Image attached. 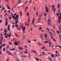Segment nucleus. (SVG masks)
<instances>
[{"mask_svg": "<svg viewBox=\"0 0 61 61\" xmlns=\"http://www.w3.org/2000/svg\"><path fill=\"white\" fill-rule=\"evenodd\" d=\"M48 25L50 26V25H51L52 24H51V19H49L48 20Z\"/></svg>", "mask_w": 61, "mask_h": 61, "instance_id": "nucleus-1", "label": "nucleus"}, {"mask_svg": "<svg viewBox=\"0 0 61 61\" xmlns=\"http://www.w3.org/2000/svg\"><path fill=\"white\" fill-rule=\"evenodd\" d=\"M12 17L13 18H15V19L16 21H18V15H16V17H15L14 16H13Z\"/></svg>", "mask_w": 61, "mask_h": 61, "instance_id": "nucleus-2", "label": "nucleus"}, {"mask_svg": "<svg viewBox=\"0 0 61 61\" xmlns=\"http://www.w3.org/2000/svg\"><path fill=\"white\" fill-rule=\"evenodd\" d=\"M25 26H24V27L22 28V32L23 33V35H24L25 33Z\"/></svg>", "mask_w": 61, "mask_h": 61, "instance_id": "nucleus-3", "label": "nucleus"}, {"mask_svg": "<svg viewBox=\"0 0 61 61\" xmlns=\"http://www.w3.org/2000/svg\"><path fill=\"white\" fill-rule=\"evenodd\" d=\"M40 36L41 39H42V40H43V39H44V36L43 35L41 34H40Z\"/></svg>", "mask_w": 61, "mask_h": 61, "instance_id": "nucleus-4", "label": "nucleus"}, {"mask_svg": "<svg viewBox=\"0 0 61 61\" xmlns=\"http://www.w3.org/2000/svg\"><path fill=\"white\" fill-rule=\"evenodd\" d=\"M42 14L39 15L38 17V21L39 20H41V18H42Z\"/></svg>", "mask_w": 61, "mask_h": 61, "instance_id": "nucleus-5", "label": "nucleus"}, {"mask_svg": "<svg viewBox=\"0 0 61 61\" xmlns=\"http://www.w3.org/2000/svg\"><path fill=\"white\" fill-rule=\"evenodd\" d=\"M28 9V7H27L26 6L25 7V12H26L27 11V10Z\"/></svg>", "mask_w": 61, "mask_h": 61, "instance_id": "nucleus-6", "label": "nucleus"}, {"mask_svg": "<svg viewBox=\"0 0 61 61\" xmlns=\"http://www.w3.org/2000/svg\"><path fill=\"white\" fill-rule=\"evenodd\" d=\"M31 51L33 53H35L36 54H37V52H36V51L32 50H31Z\"/></svg>", "mask_w": 61, "mask_h": 61, "instance_id": "nucleus-7", "label": "nucleus"}, {"mask_svg": "<svg viewBox=\"0 0 61 61\" xmlns=\"http://www.w3.org/2000/svg\"><path fill=\"white\" fill-rule=\"evenodd\" d=\"M19 44V43L17 42V41L15 42L14 45H15V46H17V45H18Z\"/></svg>", "mask_w": 61, "mask_h": 61, "instance_id": "nucleus-8", "label": "nucleus"}, {"mask_svg": "<svg viewBox=\"0 0 61 61\" xmlns=\"http://www.w3.org/2000/svg\"><path fill=\"white\" fill-rule=\"evenodd\" d=\"M9 27H10V25H9L7 26V28L9 31H10V29H9Z\"/></svg>", "mask_w": 61, "mask_h": 61, "instance_id": "nucleus-9", "label": "nucleus"}, {"mask_svg": "<svg viewBox=\"0 0 61 61\" xmlns=\"http://www.w3.org/2000/svg\"><path fill=\"white\" fill-rule=\"evenodd\" d=\"M51 43H52L51 42H49V47H51Z\"/></svg>", "mask_w": 61, "mask_h": 61, "instance_id": "nucleus-10", "label": "nucleus"}, {"mask_svg": "<svg viewBox=\"0 0 61 61\" xmlns=\"http://www.w3.org/2000/svg\"><path fill=\"white\" fill-rule=\"evenodd\" d=\"M35 23V18H34L32 20V24H34Z\"/></svg>", "mask_w": 61, "mask_h": 61, "instance_id": "nucleus-11", "label": "nucleus"}, {"mask_svg": "<svg viewBox=\"0 0 61 61\" xmlns=\"http://www.w3.org/2000/svg\"><path fill=\"white\" fill-rule=\"evenodd\" d=\"M27 49H26V52H25V51H24V53H25V54H28V53L27 52Z\"/></svg>", "mask_w": 61, "mask_h": 61, "instance_id": "nucleus-12", "label": "nucleus"}, {"mask_svg": "<svg viewBox=\"0 0 61 61\" xmlns=\"http://www.w3.org/2000/svg\"><path fill=\"white\" fill-rule=\"evenodd\" d=\"M48 58L49 60L51 61H52V60H51L52 59V58H51V57H50V56H49L48 57Z\"/></svg>", "mask_w": 61, "mask_h": 61, "instance_id": "nucleus-13", "label": "nucleus"}, {"mask_svg": "<svg viewBox=\"0 0 61 61\" xmlns=\"http://www.w3.org/2000/svg\"><path fill=\"white\" fill-rule=\"evenodd\" d=\"M44 36H45V38L46 39H47V36L46 35V33H45L44 34Z\"/></svg>", "mask_w": 61, "mask_h": 61, "instance_id": "nucleus-14", "label": "nucleus"}, {"mask_svg": "<svg viewBox=\"0 0 61 61\" xmlns=\"http://www.w3.org/2000/svg\"><path fill=\"white\" fill-rule=\"evenodd\" d=\"M61 21V19H60L59 20H58V22H59V24H60V21Z\"/></svg>", "mask_w": 61, "mask_h": 61, "instance_id": "nucleus-15", "label": "nucleus"}, {"mask_svg": "<svg viewBox=\"0 0 61 61\" xmlns=\"http://www.w3.org/2000/svg\"><path fill=\"white\" fill-rule=\"evenodd\" d=\"M19 1L18 3L17 4V5H18V4H19L21 2V0H18Z\"/></svg>", "mask_w": 61, "mask_h": 61, "instance_id": "nucleus-16", "label": "nucleus"}, {"mask_svg": "<svg viewBox=\"0 0 61 61\" xmlns=\"http://www.w3.org/2000/svg\"><path fill=\"white\" fill-rule=\"evenodd\" d=\"M7 52L8 53L9 55H11V53H10L9 51L8 50L7 51Z\"/></svg>", "mask_w": 61, "mask_h": 61, "instance_id": "nucleus-17", "label": "nucleus"}, {"mask_svg": "<svg viewBox=\"0 0 61 61\" xmlns=\"http://www.w3.org/2000/svg\"><path fill=\"white\" fill-rule=\"evenodd\" d=\"M45 8L46 9V10H48V8L47 7V5H46Z\"/></svg>", "mask_w": 61, "mask_h": 61, "instance_id": "nucleus-18", "label": "nucleus"}, {"mask_svg": "<svg viewBox=\"0 0 61 61\" xmlns=\"http://www.w3.org/2000/svg\"><path fill=\"white\" fill-rule=\"evenodd\" d=\"M4 32L6 33H7V30H4Z\"/></svg>", "mask_w": 61, "mask_h": 61, "instance_id": "nucleus-19", "label": "nucleus"}, {"mask_svg": "<svg viewBox=\"0 0 61 61\" xmlns=\"http://www.w3.org/2000/svg\"><path fill=\"white\" fill-rule=\"evenodd\" d=\"M35 59L36 61H38V59H39L36 57H35Z\"/></svg>", "mask_w": 61, "mask_h": 61, "instance_id": "nucleus-20", "label": "nucleus"}, {"mask_svg": "<svg viewBox=\"0 0 61 61\" xmlns=\"http://www.w3.org/2000/svg\"><path fill=\"white\" fill-rule=\"evenodd\" d=\"M5 23H6L5 25H6V26H7V25L8 24V22H5Z\"/></svg>", "mask_w": 61, "mask_h": 61, "instance_id": "nucleus-21", "label": "nucleus"}, {"mask_svg": "<svg viewBox=\"0 0 61 61\" xmlns=\"http://www.w3.org/2000/svg\"><path fill=\"white\" fill-rule=\"evenodd\" d=\"M18 22H19L18 21H16L15 23V24H17V23H18Z\"/></svg>", "mask_w": 61, "mask_h": 61, "instance_id": "nucleus-22", "label": "nucleus"}, {"mask_svg": "<svg viewBox=\"0 0 61 61\" xmlns=\"http://www.w3.org/2000/svg\"><path fill=\"white\" fill-rule=\"evenodd\" d=\"M51 56L52 57H54V54H52L51 55Z\"/></svg>", "mask_w": 61, "mask_h": 61, "instance_id": "nucleus-23", "label": "nucleus"}, {"mask_svg": "<svg viewBox=\"0 0 61 61\" xmlns=\"http://www.w3.org/2000/svg\"><path fill=\"white\" fill-rule=\"evenodd\" d=\"M19 49H20V50H23V48L22 47H20L19 48Z\"/></svg>", "mask_w": 61, "mask_h": 61, "instance_id": "nucleus-24", "label": "nucleus"}, {"mask_svg": "<svg viewBox=\"0 0 61 61\" xmlns=\"http://www.w3.org/2000/svg\"><path fill=\"white\" fill-rule=\"evenodd\" d=\"M4 9H5V8H4V7L3 8V9H2L1 10V11H3Z\"/></svg>", "mask_w": 61, "mask_h": 61, "instance_id": "nucleus-25", "label": "nucleus"}, {"mask_svg": "<svg viewBox=\"0 0 61 61\" xmlns=\"http://www.w3.org/2000/svg\"><path fill=\"white\" fill-rule=\"evenodd\" d=\"M15 35L16 36H18V35L16 34L15 33Z\"/></svg>", "mask_w": 61, "mask_h": 61, "instance_id": "nucleus-26", "label": "nucleus"}, {"mask_svg": "<svg viewBox=\"0 0 61 61\" xmlns=\"http://www.w3.org/2000/svg\"><path fill=\"white\" fill-rule=\"evenodd\" d=\"M46 12H47V13H48L49 12V10H46Z\"/></svg>", "mask_w": 61, "mask_h": 61, "instance_id": "nucleus-27", "label": "nucleus"}, {"mask_svg": "<svg viewBox=\"0 0 61 61\" xmlns=\"http://www.w3.org/2000/svg\"><path fill=\"white\" fill-rule=\"evenodd\" d=\"M20 17H21L22 16V12L20 11Z\"/></svg>", "mask_w": 61, "mask_h": 61, "instance_id": "nucleus-28", "label": "nucleus"}, {"mask_svg": "<svg viewBox=\"0 0 61 61\" xmlns=\"http://www.w3.org/2000/svg\"><path fill=\"white\" fill-rule=\"evenodd\" d=\"M47 15V14H46V13H45L44 14V16L45 17H46V16Z\"/></svg>", "mask_w": 61, "mask_h": 61, "instance_id": "nucleus-29", "label": "nucleus"}, {"mask_svg": "<svg viewBox=\"0 0 61 61\" xmlns=\"http://www.w3.org/2000/svg\"><path fill=\"white\" fill-rule=\"evenodd\" d=\"M39 29L40 30H41L42 29V27H40L39 28Z\"/></svg>", "mask_w": 61, "mask_h": 61, "instance_id": "nucleus-30", "label": "nucleus"}, {"mask_svg": "<svg viewBox=\"0 0 61 61\" xmlns=\"http://www.w3.org/2000/svg\"><path fill=\"white\" fill-rule=\"evenodd\" d=\"M17 29H18L19 30H21V29H20V27L17 28Z\"/></svg>", "mask_w": 61, "mask_h": 61, "instance_id": "nucleus-31", "label": "nucleus"}, {"mask_svg": "<svg viewBox=\"0 0 61 61\" xmlns=\"http://www.w3.org/2000/svg\"><path fill=\"white\" fill-rule=\"evenodd\" d=\"M9 19H11V15H10V17H9Z\"/></svg>", "mask_w": 61, "mask_h": 61, "instance_id": "nucleus-32", "label": "nucleus"}, {"mask_svg": "<svg viewBox=\"0 0 61 61\" xmlns=\"http://www.w3.org/2000/svg\"><path fill=\"white\" fill-rule=\"evenodd\" d=\"M41 21V20H38V21L37 23L38 24H39V23H41L39 22V21Z\"/></svg>", "mask_w": 61, "mask_h": 61, "instance_id": "nucleus-33", "label": "nucleus"}, {"mask_svg": "<svg viewBox=\"0 0 61 61\" xmlns=\"http://www.w3.org/2000/svg\"><path fill=\"white\" fill-rule=\"evenodd\" d=\"M11 36H12V34H11L10 35H9V36H8V37H10Z\"/></svg>", "mask_w": 61, "mask_h": 61, "instance_id": "nucleus-34", "label": "nucleus"}, {"mask_svg": "<svg viewBox=\"0 0 61 61\" xmlns=\"http://www.w3.org/2000/svg\"><path fill=\"white\" fill-rule=\"evenodd\" d=\"M30 20V17H28V22H29V20Z\"/></svg>", "mask_w": 61, "mask_h": 61, "instance_id": "nucleus-35", "label": "nucleus"}, {"mask_svg": "<svg viewBox=\"0 0 61 61\" xmlns=\"http://www.w3.org/2000/svg\"><path fill=\"white\" fill-rule=\"evenodd\" d=\"M52 10H54V6L52 5Z\"/></svg>", "mask_w": 61, "mask_h": 61, "instance_id": "nucleus-36", "label": "nucleus"}, {"mask_svg": "<svg viewBox=\"0 0 61 61\" xmlns=\"http://www.w3.org/2000/svg\"><path fill=\"white\" fill-rule=\"evenodd\" d=\"M5 48H3V50L4 51H5Z\"/></svg>", "mask_w": 61, "mask_h": 61, "instance_id": "nucleus-37", "label": "nucleus"}, {"mask_svg": "<svg viewBox=\"0 0 61 61\" xmlns=\"http://www.w3.org/2000/svg\"><path fill=\"white\" fill-rule=\"evenodd\" d=\"M60 5V4H59L58 5V8L59 7V5Z\"/></svg>", "mask_w": 61, "mask_h": 61, "instance_id": "nucleus-38", "label": "nucleus"}, {"mask_svg": "<svg viewBox=\"0 0 61 61\" xmlns=\"http://www.w3.org/2000/svg\"><path fill=\"white\" fill-rule=\"evenodd\" d=\"M15 26L16 27H19V26L17 24H16Z\"/></svg>", "mask_w": 61, "mask_h": 61, "instance_id": "nucleus-39", "label": "nucleus"}, {"mask_svg": "<svg viewBox=\"0 0 61 61\" xmlns=\"http://www.w3.org/2000/svg\"><path fill=\"white\" fill-rule=\"evenodd\" d=\"M45 48V47L44 46H43L42 47V49H44V48Z\"/></svg>", "mask_w": 61, "mask_h": 61, "instance_id": "nucleus-40", "label": "nucleus"}, {"mask_svg": "<svg viewBox=\"0 0 61 61\" xmlns=\"http://www.w3.org/2000/svg\"><path fill=\"white\" fill-rule=\"evenodd\" d=\"M51 31H53V32H54V33H55V31H54V30H53V29H51Z\"/></svg>", "mask_w": 61, "mask_h": 61, "instance_id": "nucleus-41", "label": "nucleus"}, {"mask_svg": "<svg viewBox=\"0 0 61 61\" xmlns=\"http://www.w3.org/2000/svg\"><path fill=\"white\" fill-rule=\"evenodd\" d=\"M22 57H26V56H22Z\"/></svg>", "mask_w": 61, "mask_h": 61, "instance_id": "nucleus-42", "label": "nucleus"}, {"mask_svg": "<svg viewBox=\"0 0 61 61\" xmlns=\"http://www.w3.org/2000/svg\"><path fill=\"white\" fill-rule=\"evenodd\" d=\"M28 43H30L31 42V41H28Z\"/></svg>", "mask_w": 61, "mask_h": 61, "instance_id": "nucleus-43", "label": "nucleus"}, {"mask_svg": "<svg viewBox=\"0 0 61 61\" xmlns=\"http://www.w3.org/2000/svg\"><path fill=\"white\" fill-rule=\"evenodd\" d=\"M55 12H56V8H55L54 9V13Z\"/></svg>", "mask_w": 61, "mask_h": 61, "instance_id": "nucleus-44", "label": "nucleus"}, {"mask_svg": "<svg viewBox=\"0 0 61 61\" xmlns=\"http://www.w3.org/2000/svg\"><path fill=\"white\" fill-rule=\"evenodd\" d=\"M0 38H1V41H3V37H0Z\"/></svg>", "mask_w": 61, "mask_h": 61, "instance_id": "nucleus-45", "label": "nucleus"}, {"mask_svg": "<svg viewBox=\"0 0 61 61\" xmlns=\"http://www.w3.org/2000/svg\"><path fill=\"white\" fill-rule=\"evenodd\" d=\"M36 14L37 15V16H38V13H37V12H36Z\"/></svg>", "mask_w": 61, "mask_h": 61, "instance_id": "nucleus-46", "label": "nucleus"}, {"mask_svg": "<svg viewBox=\"0 0 61 61\" xmlns=\"http://www.w3.org/2000/svg\"><path fill=\"white\" fill-rule=\"evenodd\" d=\"M58 18L59 19H61V16H59L58 17Z\"/></svg>", "mask_w": 61, "mask_h": 61, "instance_id": "nucleus-47", "label": "nucleus"}, {"mask_svg": "<svg viewBox=\"0 0 61 61\" xmlns=\"http://www.w3.org/2000/svg\"><path fill=\"white\" fill-rule=\"evenodd\" d=\"M47 29L48 31H50V30H49V29L48 28H47Z\"/></svg>", "mask_w": 61, "mask_h": 61, "instance_id": "nucleus-48", "label": "nucleus"}, {"mask_svg": "<svg viewBox=\"0 0 61 61\" xmlns=\"http://www.w3.org/2000/svg\"><path fill=\"white\" fill-rule=\"evenodd\" d=\"M54 45H52V49H53V50H54V49L53 48V47H54Z\"/></svg>", "mask_w": 61, "mask_h": 61, "instance_id": "nucleus-49", "label": "nucleus"}, {"mask_svg": "<svg viewBox=\"0 0 61 61\" xmlns=\"http://www.w3.org/2000/svg\"><path fill=\"white\" fill-rule=\"evenodd\" d=\"M14 50H15V48L14 49H12V51H14Z\"/></svg>", "mask_w": 61, "mask_h": 61, "instance_id": "nucleus-50", "label": "nucleus"}, {"mask_svg": "<svg viewBox=\"0 0 61 61\" xmlns=\"http://www.w3.org/2000/svg\"><path fill=\"white\" fill-rule=\"evenodd\" d=\"M48 42V41H44L45 43H47Z\"/></svg>", "mask_w": 61, "mask_h": 61, "instance_id": "nucleus-51", "label": "nucleus"}, {"mask_svg": "<svg viewBox=\"0 0 61 61\" xmlns=\"http://www.w3.org/2000/svg\"><path fill=\"white\" fill-rule=\"evenodd\" d=\"M2 41H1L0 42V45H1V44H2Z\"/></svg>", "mask_w": 61, "mask_h": 61, "instance_id": "nucleus-52", "label": "nucleus"}, {"mask_svg": "<svg viewBox=\"0 0 61 61\" xmlns=\"http://www.w3.org/2000/svg\"><path fill=\"white\" fill-rule=\"evenodd\" d=\"M53 40L54 41V42H56V40H55V39L53 38Z\"/></svg>", "mask_w": 61, "mask_h": 61, "instance_id": "nucleus-53", "label": "nucleus"}, {"mask_svg": "<svg viewBox=\"0 0 61 61\" xmlns=\"http://www.w3.org/2000/svg\"><path fill=\"white\" fill-rule=\"evenodd\" d=\"M2 46H5V44H4L2 45Z\"/></svg>", "mask_w": 61, "mask_h": 61, "instance_id": "nucleus-54", "label": "nucleus"}, {"mask_svg": "<svg viewBox=\"0 0 61 61\" xmlns=\"http://www.w3.org/2000/svg\"><path fill=\"white\" fill-rule=\"evenodd\" d=\"M9 44H10V45H11V44H12V43H10V41L9 42Z\"/></svg>", "mask_w": 61, "mask_h": 61, "instance_id": "nucleus-55", "label": "nucleus"}, {"mask_svg": "<svg viewBox=\"0 0 61 61\" xmlns=\"http://www.w3.org/2000/svg\"><path fill=\"white\" fill-rule=\"evenodd\" d=\"M57 32L58 34H59V31H58V30L57 31Z\"/></svg>", "mask_w": 61, "mask_h": 61, "instance_id": "nucleus-56", "label": "nucleus"}, {"mask_svg": "<svg viewBox=\"0 0 61 61\" xmlns=\"http://www.w3.org/2000/svg\"><path fill=\"white\" fill-rule=\"evenodd\" d=\"M2 35V33H1V35L0 36H3V35Z\"/></svg>", "mask_w": 61, "mask_h": 61, "instance_id": "nucleus-57", "label": "nucleus"}, {"mask_svg": "<svg viewBox=\"0 0 61 61\" xmlns=\"http://www.w3.org/2000/svg\"><path fill=\"white\" fill-rule=\"evenodd\" d=\"M50 34H51V35H52V33H51V32H49Z\"/></svg>", "mask_w": 61, "mask_h": 61, "instance_id": "nucleus-58", "label": "nucleus"}, {"mask_svg": "<svg viewBox=\"0 0 61 61\" xmlns=\"http://www.w3.org/2000/svg\"><path fill=\"white\" fill-rule=\"evenodd\" d=\"M25 25H27V22H26L25 23Z\"/></svg>", "mask_w": 61, "mask_h": 61, "instance_id": "nucleus-59", "label": "nucleus"}, {"mask_svg": "<svg viewBox=\"0 0 61 61\" xmlns=\"http://www.w3.org/2000/svg\"><path fill=\"white\" fill-rule=\"evenodd\" d=\"M57 16H58L59 15V14H58V13H57Z\"/></svg>", "mask_w": 61, "mask_h": 61, "instance_id": "nucleus-60", "label": "nucleus"}, {"mask_svg": "<svg viewBox=\"0 0 61 61\" xmlns=\"http://www.w3.org/2000/svg\"><path fill=\"white\" fill-rule=\"evenodd\" d=\"M53 27L54 29H55V27H54V26H53Z\"/></svg>", "mask_w": 61, "mask_h": 61, "instance_id": "nucleus-61", "label": "nucleus"}, {"mask_svg": "<svg viewBox=\"0 0 61 61\" xmlns=\"http://www.w3.org/2000/svg\"><path fill=\"white\" fill-rule=\"evenodd\" d=\"M27 15H28H28H29V13H27Z\"/></svg>", "mask_w": 61, "mask_h": 61, "instance_id": "nucleus-62", "label": "nucleus"}, {"mask_svg": "<svg viewBox=\"0 0 61 61\" xmlns=\"http://www.w3.org/2000/svg\"><path fill=\"white\" fill-rule=\"evenodd\" d=\"M59 32L60 33H61V30H60L59 31Z\"/></svg>", "mask_w": 61, "mask_h": 61, "instance_id": "nucleus-63", "label": "nucleus"}, {"mask_svg": "<svg viewBox=\"0 0 61 61\" xmlns=\"http://www.w3.org/2000/svg\"><path fill=\"white\" fill-rule=\"evenodd\" d=\"M58 47H60V48L61 49V46H58Z\"/></svg>", "mask_w": 61, "mask_h": 61, "instance_id": "nucleus-64", "label": "nucleus"}]
</instances>
